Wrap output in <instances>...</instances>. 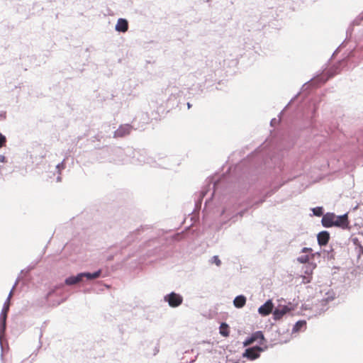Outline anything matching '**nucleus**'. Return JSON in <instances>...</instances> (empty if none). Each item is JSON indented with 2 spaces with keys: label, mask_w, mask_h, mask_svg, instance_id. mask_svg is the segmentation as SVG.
Returning a JSON list of instances; mask_svg holds the SVG:
<instances>
[{
  "label": "nucleus",
  "mask_w": 363,
  "mask_h": 363,
  "mask_svg": "<svg viewBox=\"0 0 363 363\" xmlns=\"http://www.w3.org/2000/svg\"><path fill=\"white\" fill-rule=\"evenodd\" d=\"M321 222L322 225L325 228L335 226L346 229L349 225L347 214L336 216L333 213H327L323 215Z\"/></svg>",
  "instance_id": "nucleus-1"
},
{
  "label": "nucleus",
  "mask_w": 363,
  "mask_h": 363,
  "mask_svg": "<svg viewBox=\"0 0 363 363\" xmlns=\"http://www.w3.org/2000/svg\"><path fill=\"white\" fill-rule=\"evenodd\" d=\"M101 274V271L99 270L94 273H80L75 277H69L65 280V284L67 285H73L76 284L82 281L84 277H86L88 279H94L98 278Z\"/></svg>",
  "instance_id": "nucleus-2"
},
{
  "label": "nucleus",
  "mask_w": 363,
  "mask_h": 363,
  "mask_svg": "<svg viewBox=\"0 0 363 363\" xmlns=\"http://www.w3.org/2000/svg\"><path fill=\"white\" fill-rule=\"evenodd\" d=\"M257 342L260 345H264L265 342V338L262 331H257L252 334V335L247 338L243 342V345L245 347L249 346L254 342Z\"/></svg>",
  "instance_id": "nucleus-3"
},
{
  "label": "nucleus",
  "mask_w": 363,
  "mask_h": 363,
  "mask_svg": "<svg viewBox=\"0 0 363 363\" xmlns=\"http://www.w3.org/2000/svg\"><path fill=\"white\" fill-rule=\"evenodd\" d=\"M262 351H264V348L259 346H256L245 350L242 356L250 360H255L259 357L260 352Z\"/></svg>",
  "instance_id": "nucleus-4"
},
{
  "label": "nucleus",
  "mask_w": 363,
  "mask_h": 363,
  "mask_svg": "<svg viewBox=\"0 0 363 363\" xmlns=\"http://www.w3.org/2000/svg\"><path fill=\"white\" fill-rule=\"evenodd\" d=\"M165 300L169 303L172 307H177L182 303V297L174 292L165 296Z\"/></svg>",
  "instance_id": "nucleus-5"
},
{
  "label": "nucleus",
  "mask_w": 363,
  "mask_h": 363,
  "mask_svg": "<svg viewBox=\"0 0 363 363\" xmlns=\"http://www.w3.org/2000/svg\"><path fill=\"white\" fill-rule=\"evenodd\" d=\"M313 250L310 247H303L301 250L302 253H311L310 255H303L298 257L297 260L300 263H308L311 259H314L315 254L312 253Z\"/></svg>",
  "instance_id": "nucleus-6"
},
{
  "label": "nucleus",
  "mask_w": 363,
  "mask_h": 363,
  "mask_svg": "<svg viewBox=\"0 0 363 363\" xmlns=\"http://www.w3.org/2000/svg\"><path fill=\"white\" fill-rule=\"evenodd\" d=\"M132 130V126L128 124L121 125L113 134L114 138H123L130 133Z\"/></svg>",
  "instance_id": "nucleus-7"
},
{
  "label": "nucleus",
  "mask_w": 363,
  "mask_h": 363,
  "mask_svg": "<svg viewBox=\"0 0 363 363\" xmlns=\"http://www.w3.org/2000/svg\"><path fill=\"white\" fill-rule=\"evenodd\" d=\"M12 294H13V292L12 291L9 293V295L8 296V298L6 300V301L5 302L4 305V308L2 309V311H1V318H0V320L2 322V324H3V327L4 328L5 325H6V318H7V313L9 312V306H10V299L12 296Z\"/></svg>",
  "instance_id": "nucleus-8"
},
{
  "label": "nucleus",
  "mask_w": 363,
  "mask_h": 363,
  "mask_svg": "<svg viewBox=\"0 0 363 363\" xmlns=\"http://www.w3.org/2000/svg\"><path fill=\"white\" fill-rule=\"evenodd\" d=\"M273 307L274 305L272 301L269 300L259 308L258 312L263 316L268 315L272 313Z\"/></svg>",
  "instance_id": "nucleus-9"
},
{
  "label": "nucleus",
  "mask_w": 363,
  "mask_h": 363,
  "mask_svg": "<svg viewBox=\"0 0 363 363\" xmlns=\"http://www.w3.org/2000/svg\"><path fill=\"white\" fill-rule=\"evenodd\" d=\"M318 242L320 246H325L328 243L330 234L328 231H321L317 235Z\"/></svg>",
  "instance_id": "nucleus-10"
},
{
  "label": "nucleus",
  "mask_w": 363,
  "mask_h": 363,
  "mask_svg": "<svg viewBox=\"0 0 363 363\" xmlns=\"http://www.w3.org/2000/svg\"><path fill=\"white\" fill-rule=\"evenodd\" d=\"M128 29V23L124 18H119L116 25V30L118 32H126Z\"/></svg>",
  "instance_id": "nucleus-11"
},
{
  "label": "nucleus",
  "mask_w": 363,
  "mask_h": 363,
  "mask_svg": "<svg viewBox=\"0 0 363 363\" xmlns=\"http://www.w3.org/2000/svg\"><path fill=\"white\" fill-rule=\"evenodd\" d=\"M233 303L236 308H242L246 303V298L242 295L238 296L234 299Z\"/></svg>",
  "instance_id": "nucleus-12"
},
{
  "label": "nucleus",
  "mask_w": 363,
  "mask_h": 363,
  "mask_svg": "<svg viewBox=\"0 0 363 363\" xmlns=\"http://www.w3.org/2000/svg\"><path fill=\"white\" fill-rule=\"evenodd\" d=\"M220 334L223 337H228L230 334L229 326L225 323H221L219 328Z\"/></svg>",
  "instance_id": "nucleus-13"
},
{
  "label": "nucleus",
  "mask_w": 363,
  "mask_h": 363,
  "mask_svg": "<svg viewBox=\"0 0 363 363\" xmlns=\"http://www.w3.org/2000/svg\"><path fill=\"white\" fill-rule=\"evenodd\" d=\"M306 322L305 320H299L294 325L293 328V332H299L303 328H306Z\"/></svg>",
  "instance_id": "nucleus-14"
},
{
  "label": "nucleus",
  "mask_w": 363,
  "mask_h": 363,
  "mask_svg": "<svg viewBox=\"0 0 363 363\" xmlns=\"http://www.w3.org/2000/svg\"><path fill=\"white\" fill-rule=\"evenodd\" d=\"M313 213L316 216H321L323 214V208L322 207H316L312 209Z\"/></svg>",
  "instance_id": "nucleus-15"
},
{
  "label": "nucleus",
  "mask_w": 363,
  "mask_h": 363,
  "mask_svg": "<svg viewBox=\"0 0 363 363\" xmlns=\"http://www.w3.org/2000/svg\"><path fill=\"white\" fill-rule=\"evenodd\" d=\"M212 263H215L217 266H220L221 264V262L218 256L216 255L212 257Z\"/></svg>",
  "instance_id": "nucleus-16"
},
{
  "label": "nucleus",
  "mask_w": 363,
  "mask_h": 363,
  "mask_svg": "<svg viewBox=\"0 0 363 363\" xmlns=\"http://www.w3.org/2000/svg\"><path fill=\"white\" fill-rule=\"evenodd\" d=\"M6 142V137L0 133V148L5 145Z\"/></svg>",
  "instance_id": "nucleus-17"
},
{
  "label": "nucleus",
  "mask_w": 363,
  "mask_h": 363,
  "mask_svg": "<svg viewBox=\"0 0 363 363\" xmlns=\"http://www.w3.org/2000/svg\"><path fill=\"white\" fill-rule=\"evenodd\" d=\"M282 314H283V313H279V311L278 310H276L274 313V315L276 318H279Z\"/></svg>",
  "instance_id": "nucleus-18"
},
{
  "label": "nucleus",
  "mask_w": 363,
  "mask_h": 363,
  "mask_svg": "<svg viewBox=\"0 0 363 363\" xmlns=\"http://www.w3.org/2000/svg\"><path fill=\"white\" fill-rule=\"evenodd\" d=\"M6 162V157L4 155H0V162Z\"/></svg>",
  "instance_id": "nucleus-19"
},
{
  "label": "nucleus",
  "mask_w": 363,
  "mask_h": 363,
  "mask_svg": "<svg viewBox=\"0 0 363 363\" xmlns=\"http://www.w3.org/2000/svg\"><path fill=\"white\" fill-rule=\"evenodd\" d=\"M306 273H307L308 274H312V270H310V272L306 271Z\"/></svg>",
  "instance_id": "nucleus-20"
},
{
  "label": "nucleus",
  "mask_w": 363,
  "mask_h": 363,
  "mask_svg": "<svg viewBox=\"0 0 363 363\" xmlns=\"http://www.w3.org/2000/svg\"><path fill=\"white\" fill-rule=\"evenodd\" d=\"M306 282V283L310 282V279H308Z\"/></svg>",
  "instance_id": "nucleus-21"
}]
</instances>
